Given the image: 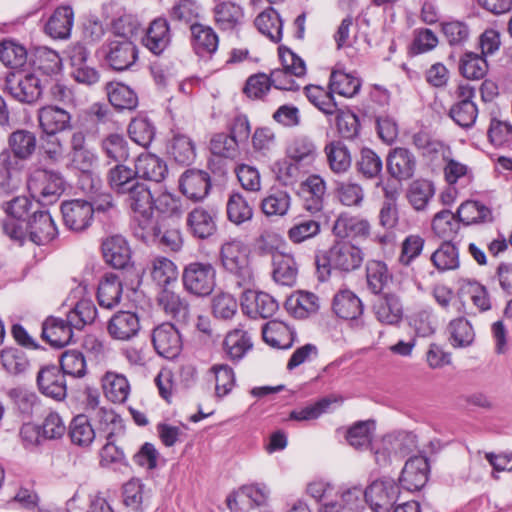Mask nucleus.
Masks as SVG:
<instances>
[{
  "mask_svg": "<svg viewBox=\"0 0 512 512\" xmlns=\"http://www.w3.org/2000/svg\"><path fill=\"white\" fill-rule=\"evenodd\" d=\"M447 332L449 334V341L455 348L470 346L474 341V330L470 322L464 317L450 321Z\"/></svg>",
  "mask_w": 512,
  "mask_h": 512,
  "instance_id": "nucleus-62",
  "label": "nucleus"
},
{
  "mask_svg": "<svg viewBox=\"0 0 512 512\" xmlns=\"http://www.w3.org/2000/svg\"><path fill=\"white\" fill-rule=\"evenodd\" d=\"M434 194L435 188L431 181L417 179L408 186L406 198L416 211H423L426 209Z\"/></svg>",
  "mask_w": 512,
  "mask_h": 512,
  "instance_id": "nucleus-55",
  "label": "nucleus"
},
{
  "mask_svg": "<svg viewBox=\"0 0 512 512\" xmlns=\"http://www.w3.org/2000/svg\"><path fill=\"white\" fill-rule=\"evenodd\" d=\"M102 55L106 64L115 71L130 69L138 60L135 41L108 39L103 44Z\"/></svg>",
  "mask_w": 512,
  "mask_h": 512,
  "instance_id": "nucleus-9",
  "label": "nucleus"
},
{
  "mask_svg": "<svg viewBox=\"0 0 512 512\" xmlns=\"http://www.w3.org/2000/svg\"><path fill=\"white\" fill-rule=\"evenodd\" d=\"M167 150L171 158L181 165H190L196 158V147L193 140L182 133L173 135Z\"/></svg>",
  "mask_w": 512,
  "mask_h": 512,
  "instance_id": "nucleus-48",
  "label": "nucleus"
},
{
  "mask_svg": "<svg viewBox=\"0 0 512 512\" xmlns=\"http://www.w3.org/2000/svg\"><path fill=\"white\" fill-rule=\"evenodd\" d=\"M364 260L362 249L350 241H336L328 250L315 256V265L320 281H326L332 270L348 274L358 270Z\"/></svg>",
  "mask_w": 512,
  "mask_h": 512,
  "instance_id": "nucleus-1",
  "label": "nucleus"
},
{
  "mask_svg": "<svg viewBox=\"0 0 512 512\" xmlns=\"http://www.w3.org/2000/svg\"><path fill=\"white\" fill-rule=\"evenodd\" d=\"M29 192L44 205L55 203L65 190V181L59 172L35 170L27 181Z\"/></svg>",
  "mask_w": 512,
  "mask_h": 512,
  "instance_id": "nucleus-5",
  "label": "nucleus"
},
{
  "mask_svg": "<svg viewBox=\"0 0 512 512\" xmlns=\"http://www.w3.org/2000/svg\"><path fill=\"white\" fill-rule=\"evenodd\" d=\"M181 279L187 293L206 297L216 286V269L209 262L194 261L184 266Z\"/></svg>",
  "mask_w": 512,
  "mask_h": 512,
  "instance_id": "nucleus-4",
  "label": "nucleus"
},
{
  "mask_svg": "<svg viewBox=\"0 0 512 512\" xmlns=\"http://www.w3.org/2000/svg\"><path fill=\"white\" fill-rule=\"evenodd\" d=\"M143 45L155 55H160L171 42L169 23L164 18L153 20L142 39Z\"/></svg>",
  "mask_w": 512,
  "mask_h": 512,
  "instance_id": "nucleus-30",
  "label": "nucleus"
},
{
  "mask_svg": "<svg viewBox=\"0 0 512 512\" xmlns=\"http://www.w3.org/2000/svg\"><path fill=\"white\" fill-rule=\"evenodd\" d=\"M141 30L138 18L124 13L111 21L112 37L110 39L135 41Z\"/></svg>",
  "mask_w": 512,
  "mask_h": 512,
  "instance_id": "nucleus-56",
  "label": "nucleus"
},
{
  "mask_svg": "<svg viewBox=\"0 0 512 512\" xmlns=\"http://www.w3.org/2000/svg\"><path fill=\"white\" fill-rule=\"evenodd\" d=\"M29 240L46 245L56 238L58 231L48 211H34L26 223Z\"/></svg>",
  "mask_w": 512,
  "mask_h": 512,
  "instance_id": "nucleus-20",
  "label": "nucleus"
},
{
  "mask_svg": "<svg viewBox=\"0 0 512 512\" xmlns=\"http://www.w3.org/2000/svg\"><path fill=\"white\" fill-rule=\"evenodd\" d=\"M74 326L66 320L48 317L42 324V338L55 348H62L68 345L73 338Z\"/></svg>",
  "mask_w": 512,
  "mask_h": 512,
  "instance_id": "nucleus-27",
  "label": "nucleus"
},
{
  "mask_svg": "<svg viewBox=\"0 0 512 512\" xmlns=\"http://www.w3.org/2000/svg\"><path fill=\"white\" fill-rule=\"evenodd\" d=\"M213 18L222 31H234L241 24L242 8L231 1H219L213 8Z\"/></svg>",
  "mask_w": 512,
  "mask_h": 512,
  "instance_id": "nucleus-38",
  "label": "nucleus"
},
{
  "mask_svg": "<svg viewBox=\"0 0 512 512\" xmlns=\"http://www.w3.org/2000/svg\"><path fill=\"white\" fill-rule=\"evenodd\" d=\"M0 360L3 369L14 377L26 374L31 366L26 352L16 347L3 349L0 353Z\"/></svg>",
  "mask_w": 512,
  "mask_h": 512,
  "instance_id": "nucleus-50",
  "label": "nucleus"
},
{
  "mask_svg": "<svg viewBox=\"0 0 512 512\" xmlns=\"http://www.w3.org/2000/svg\"><path fill=\"white\" fill-rule=\"evenodd\" d=\"M457 217L465 226L490 223L493 221L491 208L480 201L467 200L457 209Z\"/></svg>",
  "mask_w": 512,
  "mask_h": 512,
  "instance_id": "nucleus-43",
  "label": "nucleus"
},
{
  "mask_svg": "<svg viewBox=\"0 0 512 512\" xmlns=\"http://www.w3.org/2000/svg\"><path fill=\"white\" fill-rule=\"evenodd\" d=\"M456 101L449 109V117L463 129L474 126L478 117V107L474 102L475 88L469 84H460L456 91Z\"/></svg>",
  "mask_w": 512,
  "mask_h": 512,
  "instance_id": "nucleus-8",
  "label": "nucleus"
},
{
  "mask_svg": "<svg viewBox=\"0 0 512 512\" xmlns=\"http://www.w3.org/2000/svg\"><path fill=\"white\" fill-rule=\"evenodd\" d=\"M33 66L36 71L52 76L61 71L62 60L56 51L48 47H38L34 52Z\"/></svg>",
  "mask_w": 512,
  "mask_h": 512,
  "instance_id": "nucleus-58",
  "label": "nucleus"
},
{
  "mask_svg": "<svg viewBox=\"0 0 512 512\" xmlns=\"http://www.w3.org/2000/svg\"><path fill=\"white\" fill-rule=\"evenodd\" d=\"M74 13L71 7H58L48 19L45 32L54 39L69 37L73 26Z\"/></svg>",
  "mask_w": 512,
  "mask_h": 512,
  "instance_id": "nucleus-40",
  "label": "nucleus"
},
{
  "mask_svg": "<svg viewBox=\"0 0 512 512\" xmlns=\"http://www.w3.org/2000/svg\"><path fill=\"white\" fill-rule=\"evenodd\" d=\"M3 89L16 101L26 104L37 102L43 92L40 79L33 73H8Z\"/></svg>",
  "mask_w": 512,
  "mask_h": 512,
  "instance_id": "nucleus-7",
  "label": "nucleus"
},
{
  "mask_svg": "<svg viewBox=\"0 0 512 512\" xmlns=\"http://www.w3.org/2000/svg\"><path fill=\"white\" fill-rule=\"evenodd\" d=\"M105 396L114 403H123L130 393V385L123 374L108 371L102 377Z\"/></svg>",
  "mask_w": 512,
  "mask_h": 512,
  "instance_id": "nucleus-49",
  "label": "nucleus"
},
{
  "mask_svg": "<svg viewBox=\"0 0 512 512\" xmlns=\"http://www.w3.org/2000/svg\"><path fill=\"white\" fill-rule=\"evenodd\" d=\"M327 162L331 171L335 174L346 173L352 163L350 151L341 141H331L324 147Z\"/></svg>",
  "mask_w": 512,
  "mask_h": 512,
  "instance_id": "nucleus-51",
  "label": "nucleus"
},
{
  "mask_svg": "<svg viewBox=\"0 0 512 512\" xmlns=\"http://www.w3.org/2000/svg\"><path fill=\"white\" fill-rule=\"evenodd\" d=\"M459 72L467 79L479 80L487 74L488 63L482 55L466 52L460 58Z\"/></svg>",
  "mask_w": 512,
  "mask_h": 512,
  "instance_id": "nucleus-64",
  "label": "nucleus"
},
{
  "mask_svg": "<svg viewBox=\"0 0 512 512\" xmlns=\"http://www.w3.org/2000/svg\"><path fill=\"white\" fill-rule=\"evenodd\" d=\"M227 218L235 225H241L252 219L254 213L253 201L240 192H232L226 203Z\"/></svg>",
  "mask_w": 512,
  "mask_h": 512,
  "instance_id": "nucleus-42",
  "label": "nucleus"
},
{
  "mask_svg": "<svg viewBox=\"0 0 512 512\" xmlns=\"http://www.w3.org/2000/svg\"><path fill=\"white\" fill-rule=\"evenodd\" d=\"M461 221L450 210H441L432 219V230L440 238L453 239L459 229Z\"/></svg>",
  "mask_w": 512,
  "mask_h": 512,
  "instance_id": "nucleus-63",
  "label": "nucleus"
},
{
  "mask_svg": "<svg viewBox=\"0 0 512 512\" xmlns=\"http://www.w3.org/2000/svg\"><path fill=\"white\" fill-rule=\"evenodd\" d=\"M131 230L134 237L145 244L157 242L160 225L154 217V211L133 213Z\"/></svg>",
  "mask_w": 512,
  "mask_h": 512,
  "instance_id": "nucleus-31",
  "label": "nucleus"
},
{
  "mask_svg": "<svg viewBox=\"0 0 512 512\" xmlns=\"http://www.w3.org/2000/svg\"><path fill=\"white\" fill-rule=\"evenodd\" d=\"M334 191L338 201L347 207L361 206L365 197L363 187L351 180L337 181Z\"/></svg>",
  "mask_w": 512,
  "mask_h": 512,
  "instance_id": "nucleus-61",
  "label": "nucleus"
},
{
  "mask_svg": "<svg viewBox=\"0 0 512 512\" xmlns=\"http://www.w3.org/2000/svg\"><path fill=\"white\" fill-rule=\"evenodd\" d=\"M105 203L97 205L91 200L73 199L63 202L61 212L65 226L75 232L86 230L93 221L95 210L106 211L113 207L110 195H105Z\"/></svg>",
  "mask_w": 512,
  "mask_h": 512,
  "instance_id": "nucleus-3",
  "label": "nucleus"
},
{
  "mask_svg": "<svg viewBox=\"0 0 512 512\" xmlns=\"http://www.w3.org/2000/svg\"><path fill=\"white\" fill-rule=\"evenodd\" d=\"M242 289L241 306L250 317L268 318L278 310L277 301L268 293L254 291L251 287Z\"/></svg>",
  "mask_w": 512,
  "mask_h": 512,
  "instance_id": "nucleus-17",
  "label": "nucleus"
},
{
  "mask_svg": "<svg viewBox=\"0 0 512 512\" xmlns=\"http://www.w3.org/2000/svg\"><path fill=\"white\" fill-rule=\"evenodd\" d=\"M90 419L94 422L99 433H105L106 439H113L115 435L124 431L121 417L113 410L101 408L90 414Z\"/></svg>",
  "mask_w": 512,
  "mask_h": 512,
  "instance_id": "nucleus-53",
  "label": "nucleus"
},
{
  "mask_svg": "<svg viewBox=\"0 0 512 512\" xmlns=\"http://www.w3.org/2000/svg\"><path fill=\"white\" fill-rule=\"evenodd\" d=\"M291 205V196L285 190H271L261 201V210L268 216H284Z\"/></svg>",
  "mask_w": 512,
  "mask_h": 512,
  "instance_id": "nucleus-60",
  "label": "nucleus"
},
{
  "mask_svg": "<svg viewBox=\"0 0 512 512\" xmlns=\"http://www.w3.org/2000/svg\"><path fill=\"white\" fill-rule=\"evenodd\" d=\"M99 148L107 165L127 162L130 159V146L121 133L113 132L103 136Z\"/></svg>",
  "mask_w": 512,
  "mask_h": 512,
  "instance_id": "nucleus-26",
  "label": "nucleus"
},
{
  "mask_svg": "<svg viewBox=\"0 0 512 512\" xmlns=\"http://www.w3.org/2000/svg\"><path fill=\"white\" fill-rule=\"evenodd\" d=\"M187 231L197 239H208L217 230L216 213L204 207L190 211L186 219Z\"/></svg>",
  "mask_w": 512,
  "mask_h": 512,
  "instance_id": "nucleus-23",
  "label": "nucleus"
},
{
  "mask_svg": "<svg viewBox=\"0 0 512 512\" xmlns=\"http://www.w3.org/2000/svg\"><path fill=\"white\" fill-rule=\"evenodd\" d=\"M416 166L415 155L404 147L391 149L386 158L387 172L398 181L411 179L414 176Z\"/></svg>",
  "mask_w": 512,
  "mask_h": 512,
  "instance_id": "nucleus-16",
  "label": "nucleus"
},
{
  "mask_svg": "<svg viewBox=\"0 0 512 512\" xmlns=\"http://www.w3.org/2000/svg\"><path fill=\"white\" fill-rule=\"evenodd\" d=\"M262 337L271 347L288 349L293 345L296 333L286 323L272 320L262 327Z\"/></svg>",
  "mask_w": 512,
  "mask_h": 512,
  "instance_id": "nucleus-34",
  "label": "nucleus"
},
{
  "mask_svg": "<svg viewBox=\"0 0 512 512\" xmlns=\"http://www.w3.org/2000/svg\"><path fill=\"white\" fill-rule=\"evenodd\" d=\"M8 146L21 161H27L37 150V137L32 131L17 129L9 135Z\"/></svg>",
  "mask_w": 512,
  "mask_h": 512,
  "instance_id": "nucleus-41",
  "label": "nucleus"
},
{
  "mask_svg": "<svg viewBox=\"0 0 512 512\" xmlns=\"http://www.w3.org/2000/svg\"><path fill=\"white\" fill-rule=\"evenodd\" d=\"M272 266L275 282L285 286H292L296 282L298 266L292 254L281 252L274 255Z\"/></svg>",
  "mask_w": 512,
  "mask_h": 512,
  "instance_id": "nucleus-45",
  "label": "nucleus"
},
{
  "mask_svg": "<svg viewBox=\"0 0 512 512\" xmlns=\"http://www.w3.org/2000/svg\"><path fill=\"white\" fill-rule=\"evenodd\" d=\"M375 428L374 420L357 421L347 430L346 440L356 449L368 448L372 442Z\"/></svg>",
  "mask_w": 512,
  "mask_h": 512,
  "instance_id": "nucleus-59",
  "label": "nucleus"
},
{
  "mask_svg": "<svg viewBox=\"0 0 512 512\" xmlns=\"http://www.w3.org/2000/svg\"><path fill=\"white\" fill-rule=\"evenodd\" d=\"M332 232L340 239H367L371 233V225L365 218L341 213L333 224Z\"/></svg>",
  "mask_w": 512,
  "mask_h": 512,
  "instance_id": "nucleus-21",
  "label": "nucleus"
},
{
  "mask_svg": "<svg viewBox=\"0 0 512 512\" xmlns=\"http://www.w3.org/2000/svg\"><path fill=\"white\" fill-rule=\"evenodd\" d=\"M121 196H125V204L133 213L150 212L155 209L156 200L149 186L139 180Z\"/></svg>",
  "mask_w": 512,
  "mask_h": 512,
  "instance_id": "nucleus-37",
  "label": "nucleus"
},
{
  "mask_svg": "<svg viewBox=\"0 0 512 512\" xmlns=\"http://www.w3.org/2000/svg\"><path fill=\"white\" fill-rule=\"evenodd\" d=\"M332 308L334 313L344 320L351 321L355 328L364 326L360 316L363 314L364 307L360 298L351 290H340L334 295Z\"/></svg>",
  "mask_w": 512,
  "mask_h": 512,
  "instance_id": "nucleus-14",
  "label": "nucleus"
},
{
  "mask_svg": "<svg viewBox=\"0 0 512 512\" xmlns=\"http://www.w3.org/2000/svg\"><path fill=\"white\" fill-rule=\"evenodd\" d=\"M287 158L302 165L312 164L317 155V146L314 141L305 135L295 137L286 149Z\"/></svg>",
  "mask_w": 512,
  "mask_h": 512,
  "instance_id": "nucleus-46",
  "label": "nucleus"
},
{
  "mask_svg": "<svg viewBox=\"0 0 512 512\" xmlns=\"http://www.w3.org/2000/svg\"><path fill=\"white\" fill-rule=\"evenodd\" d=\"M158 305L164 312L179 322H186L189 318L190 306L188 301L180 294L162 289L157 296Z\"/></svg>",
  "mask_w": 512,
  "mask_h": 512,
  "instance_id": "nucleus-36",
  "label": "nucleus"
},
{
  "mask_svg": "<svg viewBox=\"0 0 512 512\" xmlns=\"http://www.w3.org/2000/svg\"><path fill=\"white\" fill-rule=\"evenodd\" d=\"M285 307L295 318L304 319L317 313L320 303L318 296L314 293L297 291L286 300Z\"/></svg>",
  "mask_w": 512,
  "mask_h": 512,
  "instance_id": "nucleus-35",
  "label": "nucleus"
},
{
  "mask_svg": "<svg viewBox=\"0 0 512 512\" xmlns=\"http://www.w3.org/2000/svg\"><path fill=\"white\" fill-rule=\"evenodd\" d=\"M223 346L227 357L237 362L252 348L251 337L247 331L236 328L227 333Z\"/></svg>",
  "mask_w": 512,
  "mask_h": 512,
  "instance_id": "nucleus-47",
  "label": "nucleus"
},
{
  "mask_svg": "<svg viewBox=\"0 0 512 512\" xmlns=\"http://www.w3.org/2000/svg\"><path fill=\"white\" fill-rule=\"evenodd\" d=\"M376 318L384 324H398L403 316L400 298L393 293L380 295L373 305Z\"/></svg>",
  "mask_w": 512,
  "mask_h": 512,
  "instance_id": "nucleus-32",
  "label": "nucleus"
},
{
  "mask_svg": "<svg viewBox=\"0 0 512 512\" xmlns=\"http://www.w3.org/2000/svg\"><path fill=\"white\" fill-rule=\"evenodd\" d=\"M399 495V485L389 477L374 480L364 491L365 501L373 512H390Z\"/></svg>",
  "mask_w": 512,
  "mask_h": 512,
  "instance_id": "nucleus-6",
  "label": "nucleus"
},
{
  "mask_svg": "<svg viewBox=\"0 0 512 512\" xmlns=\"http://www.w3.org/2000/svg\"><path fill=\"white\" fill-rule=\"evenodd\" d=\"M141 329L140 318L132 311H118L107 323V332L114 340L129 341L135 338Z\"/></svg>",
  "mask_w": 512,
  "mask_h": 512,
  "instance_id": "nucleus-19",
  "label": "nucleus"
},
{
  "mask_svg": "<svg viewBox=\"0 0 512 512\" xmlns=\"http://www.w3.org/2000/svg\"><path fill=\"white\" fill-rule=\"evenodd\" d=\"M123 293V283L120 274L107 273L101 279L98 290V304L105 309H113L117 306Z\"/></svg>",
  "mask_w": 512,
  "mask_h": 512,
  "instance_id": "nucleus-29",
  "label": "nucleus"
},
{
  "mask_svg": "<svg viewBox=\"0 0 512 512\" xmlns=\"http://www.w3.org/2000/svg\"><path fill=\"white\" fill-rule=\"evenodd\" d=\"M361 86L362 81L357 76L339 69L331 71L328 88L332 93L352 98L359 93Z\"/></svg>",
  "mask_w": 512,
  "mask_h": 512,
  "instance_id": "nucleus-44",
  "label": "nucleus"
},
{
  "mask_svg": "<svg viewBox=\"0 0 512 512\" xmlns=\"http://www.w3.org/2000/svg\"><path fill=\"white\" fill-rule=\"evenodd\" d=\"M151 339L156 352L164 358L174 359L182 350L181 335L171 323H162L155 327Z\"/></svg>",
  "mask_w": 512,
  "mask_h": 512,
  "instance_id": "nucleus-11",
  "label": "nucleus"
},
{
  "mask_svg": "<svg viewBox=\"0 0 512 512\" xmlns=\"http://www.w3.org/2000/svg\"><path fill=\"white\" fill-rule=\"evenodd\" d=\"M191 46L195 54L202 59H212L218 50L219 37L215 30L199 22L190 25Z\"/></svg>",
  "mask_w": 512,
  "mask_h": 512,
  "instance_id": "nucleus-18",
  "label": "nucleus"
},
{
  "mask_svg": "<svg viewBox=\"0 0 512 512\" xmlns=\"http://www.w3.org/2000/svg\"><path fill=\"white\" fill-rule=\"evenodd\" d=\"M67 58L71 66V75L78 83L88 86L99 82V72L87 64L90 52L81 43H75L68 47Z\"/></svg>",
  "mask_w": 512,
  "mask_h": 512,
  "instance_id": "nucleus-10",
  "label": "nucleus"
},
{
  "mask_svg": "<svg viewBox=\"0 0 512 512\" xmlns=\"http://www.w3.org/2000/svg\"><path fill=\"white\" fill-rule=\"evenodd\" d=\"M39 391L56 401H62L67 396L65 374L56 365L42 367L36 377Z\"/></svg>",
  "mask_w": 512,
  "mask_h": 512,
  "instance_id": "nucleus-12",
  "label": "nucleus"
},
{
  "mask_svg": "<svg viewBox=\"0 0 512 512\" xmlns=\"http://www.w3.org/2000/svg\"><path fill=\"white\" fill-rule=\"evenodd\" d=\"M258 31L274 43L282 39L283 21L279 13L273 8L261 12L254 21Z\"/></svg>",
  "mask_w": 512,
  "mask_h": 512,
  "instance_id": "nucleus-52",
  "label": "nucleus"
},
{
  "mask_svg": "<svg viewBox=\"0 0 512 512\" xmlns=\"http://www.w3.org/2000/svg\"><path fill=\"white\" fill-rule=\"evenodd\" d=\"M37 118L44 134H57L71 127V114L55 105L41 107Z\"/></svg>",
  "mask_w": 512,
  "mask_h": 512,
  "instance_id": "nucleus-24",
  "label": "nucleus"
},
{
  "mask_svg": "<svg viewBox=\"0 0 512 512\" xmlns=\"http://www.w3.org/2000/svg\"><path fill=\"white\" fill-rule=\"evenodd\" d=\"M125 163L112 164L106 172L107 185L117 195H122L138 181L135 166L130 167Z\"/></svg>",
  "mask_w": 512,
  "mask_h": 512,
  "instance_id": "nucleus-33",
  "label": "nucleus"
},
{
  "mask_svg": "<svg viewBox=\"0 0 512 512\" xmlns=\"http://www.w3.org/2000/svg\"><path fill=\"white\" fill-rule=\"evenodd\" d=\"M179 189L189 200L202 201L211 189L210 175L203 170L188 169L179 178Z\"/></svg>",
  "mask_w": 512,
  "mask_h": 512,
  "instance_id": "nucleus-15",
  "label": "nucleus"
},
{
  "mask_svg": "<svg viewBox=\"0 0 512 512\" xmlns=\"http://www.w3.org/2000/svg\"><path fill=\"white\" fill-rule=\"evenodd\" d=\"M325 194L326 183L319 175H310L300 184L299 195L303 199V207L310 213L323 209Z\"/></svg>",
  "mask_w": 512,
  "mask_h": 512,
  "instance_id": "nucleus-22",
  "label": "nucleus"
},
{
  "mask_svg": "<svg viewBox=\"0 0 512 512\" xmlns=\"http://www.w3.org/2000/svg\"><path fill=\"white\" fill-rule=\"evenodd\" d=\"M387 265L380 260H368L366 263L367 288L374 294H380L391 281Z\"/></svg>",
  "mask_w": 512,
  "mask_h": 512,
  "instance_id": "nucleus-57",
  "label": "nucleus"
},
{
  "mask_svg": "<svg viewBox=\"0 0 512 512\" xmlns=\"http://www.w3.org/2000/svg\"><path fill=\"white\" fill-rule=\"evenodd\" d=\"M109 103L119 111L134 110L138 106V96L128 85L121 82H109L105 86Z\"/></svg>",
  "mask_w": 512,
  "mask_h": 512,
  "instance_id": "nucleus-39",
  "label": "nucleus"
},
{
  "mask_svg": "<svg viewBox=\"0 0 512 512\" xmlns=\"http://www.w3.org/2000/svg\"><path fill=\"white\" fill-rule=\"evenodd\" d=\"M137 179L156 183L162 182L167 173V164L160 157L151 153H141L134 162Z\"/></svg>",
  "mask_w": 512,
  "mask_h": 512,
  "instance_id": "nucleus-28",
  "label": "nucleus"
},
{
  "mask_svg": "<svg viewBox=\"0 0 512 512\" xmlns=\"http://www.w3.org/2000/svg\"><path fill=\"white\" fill-rule=\"evenodd\" d=\"M430 466L428 459L423 455L409 458L399 477L402 488L408 491H419L428 481Z\"/></svg>",
  "mask_w": 512,
  "mask_h": 512,
  "instance_id": "nucleus-13",
  "label": "nucleus"
},
{
  "mask_svg": "<svg viewBox=\"0 0 512 512\" xmlns=\"http://www.w3.org/2000/svg\"><path fill=\"white\" fill-rule=\"evenodd\" d=\"M150 276L152 280L163 289L178 278L176 264L164 256H157L150 261Z\"/></svg>",
  "mask_w": 512,
  "mask_h": 512,
  "instance_id": "nucleus-54",
  "label": "nucleus"
},
{
  "mask_svg": "<svg viewBox=\"0 0 512 512\" xmlns=\"http://www.w3.org/2000/svg\"><path fill=\"white\" fill-rule=\"evenodd\" d=\"M102 253L107 264L115 269L124 270L130 266L131 251L127 241L120 235H114L102 243Z\"/></svg>",
  "mask_w": 512,
  "mask_h": 512,
  "instance_id": "nucleus-25",
  "label": "nucleus"
},
{
  "mask_svg": "<svg viewBox=\"0 0 512 512\" xmlns=\"http://www.w3.org/2000/svg\"><path fill=\"white\" fill-rule=\"evenodd\" d=\"M220 262L225 271L235 277L238 288L252 287L253 272L249 265L248 250L239 239H231L220 247Z\"/></svg>",
  "mask_w": 512,
  "mask_h": 512,
  "instance_id": "nucleus-2",
  "label": "nucleus"
}]
</instances>
